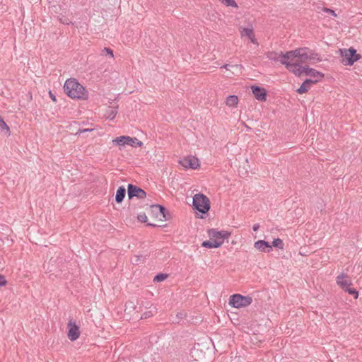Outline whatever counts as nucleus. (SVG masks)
I'll return each instance as SVG.
<instances>
[{
  "label": "nucleus",
  "instance_id": "1",
  "mask_svg": "<svg viewBox=\"0 0 362 362\" xmlns=\"http://www.w3.org/2000/svg\"><path fill=\"white\" fill-rule=\"evenodd\" d=\"M64 90L69 97L74 99H86L88 98V92L85 88L75 78H69L66 81Z\"/></svg>",
  "mask_w": 362,
  "mask_h": 362
},
{
  "label": "nucleus",
  "instance_id": "2",
  "mask_svg": "<svg viewBox=\"0 0 362 362\" xmlns=\"http://www.w3.org/2000/svg\"><path fill=\"white\" fill-rule=\"evenodd\" d=\"M192 205L199 212L206 214L210 209V200L203 194H197L193 197Z\"/></svg>",
  "mask_w": 362,
  "mask_h": 362
},
{
  "label": "nucleus",
  "instance_id": "3",
  "mask_svg": "<svg viewBox=\"0 0 362 362\" xmlns=\"http://www.w3.org/2000/svg\"><path fill=\"white\" fill-rule=\"evenodd\" d=\"M252 303V297L241 294H233L229 298V305L235 308H242L250 305Z\"/></svg>",
  "mask_w": 362,
  "mask_h": 362
},
{
  "label": "nucleus",
  "instance_id": "4",
  "mask_svg": "<svg viewBox=\"0 0 362 362\" xmlns=\"http://www.w3.org/2000/svg\"><path fill=\"white\" fill-rule=\"evenodd\" d=\"M114 145L119 146H124L126 145L132 147H141L143 143L136 137H130L129 136H121L116 137L112 140Z\"/></svg>",
  "mask_w": 362,
  "mask_h": 362
},
{
  "label": "nucleus",
  "instance_id": "5",
  "mask_svg": "<svg viewBox=\"0 0 362 362\" xmlns=\"http://www.w3.org/2000/svg\"><path fill=\"white\" fill-rule=\"evenodd\" d=\"M341 53L344 57L342 63L344 65L352 66L354 62L358 61L361 57V56L357 54L356 50L352 47L344 49V52L341 51Z\"/></svg>",
  "mask_w": 362,
  "mask_h": 362
},
{
  "label": "nucleus",
  "instance_id": "6",
  "mask_svg": "<svg viewBox=\"0 0 362 362\" xmlns=\"http://www.w3.org/2000/svg\"><path fill=\"white\" fill-rule=\"evenodd\" d=\"M179 163L186 169H197L200 165L199 159L193 156H188L180 158Z\"/></svg>",
  "mask_w": 362,
  "mask_h": 362
},
{
  "label": "nucleus",
  "instance_id": "7",
  "mask_svg": "<svg viewBox=\"0 0 362 362\" xmlns=\"http://www.w3.org/2000/svg\"><path fill=\"white\" fill-rule=\"evenodd\" d=\"M127 194L129 199L134 197L140 199L146 197V193L144 189L132 184H129L127 186Z\"/></svg>",
  "mask_w": 362,
  "mask_h": 362
},
{
  "label": "nucleus",
  "instance_id": "8",
  "mask_svg": "<svg viewBox=\"0 0 362 362\" xmlns=\"http://www.w3.org/2000/svg\"><path fill=\"white\" fill-rule=\"evenodd\" d=\"M240 34L241 37H247L250 42L255 45H258L259 43L257 42V38L255 37L254 28L252 25H249L246 28H240Z\"/></svg>",
  "mask_w": 362,
  "mask_h": 362
},
{
  "label": "nucleus",
  "instance_id": "9",
  "mask_svg": "<svg viewBox=\"0 0 362 362\" xmlns=\"http://www.w3.org/2000/svg\"><path fill=\"white\" fill-rule=\"evenodd\" d=\"M68 338L72 341L76 340L80 336L79 327L75 322L70 320L68 322Z\"/></svg>",
  "mask_w": 362,
  "mask_h": 362
},
{
  "label": "nucleus",
  "instance_id": "10",
  "mask_svg": "<svg viewBox=\"0 0 362 362\" xmlns=\"http://www.w3.org/2000/svg\"><path fill=\"white\" fill-rule=\"evenodd\" d=\"M209 236L211 239L215 240H221V245H223L224 240L227 239L230 236V233L221 230L218 231L215 229H210L209 230Z\"/></svg>",
  "mask_w": 362,
  "mask_h": 362
},
{
  "label": "nucleus",
  "instance_id": "11",
  "mask_svg": "<svg viewBox=\"0 0 362 362\" xmlns=\"http://www.w3.org/2000/svg\"><path fill=\"white\" fill-rule=\"evenodd\" d=\"M291 53L294 55L295 58H298L302 63L309 61L308 47H299L291 50Z\"/></svg>",
  "mask_w": 362,
  "mask_h": 362
},
{
  "label": "nucleus",
  "instance_id": "12",
  "mask_svg": "<svg viewBox=\"0 0 362 362\" xmlns=\"http://www.w3.org/2000/svg\"><path fill=\"white\" fill-rule=\"evenodd\" d=\"M286 69L294 74L296 76H300L303 74H305V66L303 67L297 63L285 64Z\"/></svg>",
  "mask_w": 362,
  "mask_h": 362
},
{
  "label": "nucleus",
  "instance_id": "13",
  "mask_svg": "<svg viewBox=\"0 0 362 362\" xmlns=\"http://www.w3.org/2000/svg\"><path fill=\"white\" fill-rule=\"evenodd\" d=\"M337 284L343 290L349 286H352L351 281L349 279L347 274L344 273H341L336 278Z\"/></svg>",
  "mask_w": 362,
  "mask_h": 362
},
{
  "label": "nucleus",
  "instance_id": "14",
  "mask_svg": "<svg viewBox=\"0 0 362 362\" xmlns=\"http://www.w3.org/2000/svg\"><path fill=\"white\" fill-rule=\"evenodd\" d=\"M252 93L255 98L259 101H265L267 100V90L260 86H252Z\"/></svg>",
  "mask_w": 362,
  "mask_h": 362
},
{
  "label": "nucleus",
  "instance_id": "15",
  "mask_svg": "<svg viewBox=\"0 0 362 362\" xmlns=\"http://www.w3.org/2000/svg\"><path fill=\"white\" fill-rule=\"evenodd\" d=\"M317 83V80H312L311 78H307L305 80L300 86L296 90V92L299 94H303L307 93L313 84Z\"/></svg>",
  "mask_w": 362,
  "mask_h": 362
},
{
  "label": "nucleus",
  "instance_id": "16",
  "mask_svg": "<svg viewBox=\"0 0 362 362\" xmlns=\"http://www.w3.org/2000/svg\"><path fill=\"white\" fill-rule=\"evenodd\" d=\"M306 76H309L312 77V80H317V82L324 78L325 74L315 69L310 68L308 66H305V74Z\"/></svg>",
  "mask_w": 362,
  "mask_h": 362
},
{
  "label": "nucleus",
  "instance_id": "17",
  "mask_svg": "<svg viewBox=\"0 0 362 362\" xmlns=\"http://www.w3.org/2000/svg\"><path fill=\"white\" fill-rule=\"evenodd\" d=\"M255 247L262 252H269L272 250V245L264 240H259L255 243Z\"/></svg>",
  "mask_w": 362,
  "mask_h": 362
},
{
  "label": "nucleus",
  "instance_id": "18",
  "mask_svg": "<svg viewBox=\"0 0 362 362\" xmlns=\"http://www.w3.org/2000/svg\"><path fill=\"white\" fill-rule=\"evenodd\" d=\"M118 107H108L104 114V117L109 120H113L117 114Z\"/></svg>",
  "mask_w": 362,
  "mask_h": 362
},
{
  "label": "nucleus",
  "instance_id": "19",
  "mask_svg": "<svg viewBox=\"0 0 362 362\" xmlns=\"http://www.w3.org/2000/svg\"><path fill=\"white\" fill-rule=\"evenodd\" d=\"M202 246L206 248H218L221 246V240H215L210 238L209 240H205L202 243Z\"/></svg>",
  "mask_w": 362,
  "mask_h": 362
},
{
  "label": "nucleus",
  "instance_id": "20",
  "mask_svg": "<svg viewBox=\"0 0 362 362\" xmlns=\"http://www.w3.org/2000/svg\"><path fill=\"white\" fill-rule=\"evenodd\" d=\"M291 52V50L288 51L285 53H283V52L280 53V55H281L280 62L281 64L285 65L286 63L292 64V62H289L288 60L291 59H292L295 58V57Z\"/></svg>",
  "mask_w": 362,
  "mask_h": 362
},
{
  "label": "nucleus",
  "instance_id": "21",
  "mask_svg": "<svg viewBox=\"0 0 362 362\" xmlns=\"http://www.w3.org/2000/svg\"><path fill=\"white\" fill-rule=\"evenodd\" d=\"M151 211H158L160 216L166 219V214H168L166 209L160 204H153L151 206Z\"/></svg>",
  "mask_w": 362,
  "mask_h": 362
},
{
  "label": "nucleus",
  "instance_id": "22",
  "mask_svg": "<svg viewBox=\"0 0 362 362\" xmlns=\"http://www.w3.org/2000/svg\"><path fill=\"white\" fill-rule=\"evenodd\" d=\"M126 194V189L124 186H120L117 190L115 195V201L117 203H121Z\"/></svg>",
  "mask_w": 362,
  "mask_h": 362
},
{
  "label": "nucleus",
  "instance_id": "23",
  "mask_svg": "<svg viewBox=\"0 0 362 362\" xmlns=\"http://www.w3.org/2000/svg\"><path fill=\"white\" fill-rule=\"evenodd\" d=\"M308 57L309 61L313 62H320L322 61V57L320 54L317 53L315 50L310 49L308 48Z\"/></svg>",
  "mask_w": 362,
  "mask_h": 362
},
{
  "label": "nucleus",
  "instance_id": "24",
  "mask_svg": "<svg viewBox=\"0 0 362 362\" xmlns=\"http://www.w3.org/2000/svg\"><path fill=\"white\" fill-rule=\"evenodd\" d=\"M238 103V98L235 95H231L227 97L226 105L228 107H235Z\"/></svg>",
  "mask_w": 362,
  "mask_h": 362
},
{
  "label": "nucleus",
  "instance_id": "25",
  "mask_svg": "<svg viewBox=\"0 0 362 362\" xmlns=\"http://www.w3.org/2000/svg\"><path fill=\"white\" fill-rule=\"evenodd\" d=\"M0 129H1V132H5V133L7 135H10V133H11L10 129L1 115H0Z\"/></svg>",
  "mask_w": 362,
  "mask_h": 362
},
{
  "label": "nucleus",
  "instance_id": "26",
  "mask_svg": "<svg viewBox=\"0 0 362 362\" xmlns=\"http://www.w3.org/2000/svg\"><path fill=\"white\" fill-rule=\"evenodd\" d=\"M267 57L269 60L276 62L279 60L281 55L276 52H269L267 53Z\"/></svg>",
  "mask_w": 362,
  "mask_h": 362
},
{
  "label": "nucleus",
  "instance_id": "27",
  "mask_svg": "<svg viewBox=\"0 0 362 362\" xmlns=\"http://www.w3.org/2000/svg\"><path fill=\"white\" fill-rule=\"evenodd\" d=\"M221 4L227 7L238 8V6L235 0H220Z\"/></svg>",
  "mask_w": 362,
  "mask_h": 362
},
{
  "label": "nucleus",
  "instance_id": "28",
  "mask_svg": "<svg viewBox=\"0 0 362 362\" xmlns=\"http://www.w3.org/2000/svg\"><path fill=\"white\" fill-rule=\"evenodd\" d=\"M276 247L278 249H284V244L283 243V240L280 238H276L272 242V247Z\"/></svg>",
  "mask_w": 362,
  "mask_h": 362
},
{
  "label": "nucleus",
  "instance_id": "29",
  "mask_svg": "<svg viewBox=\"0 0 362 362\" xmlns=\"http://www.w3.org/2000/svg\"><path fill=\"white\" fill-rule=\"evenodd\" d=\"M168 276L166 274L159 273L153 278V282H160L164 281Z\"/></svg>",
  "mask_w": 362,
  "mask_h": 362
},
{
  "label": "nucleus",
  "instance_id": "30",
  "mask_svg": "<svg viewBox=\"0 0 362 362\" xmlns=\"http://www.w3.org/2000/svg\"><path fill=\"white\" fill-rule=\"evenodd\" d=\"M344 291L347 292L350 295L354 296L355 299H356L358 298V291L354 288H351V286L347 287Z\"/></svg>",
  "mask_w": 362,
  "mask_h": 362
},
{
  "label": "nucleus",
  "instance_id": "31",
  "mask_svg": "<svg viewBox=\"0 0 362 362\" xmlns=\"http://www.w3.org/2000/svg\"><path fill=\"white\" fill-rule=\"evenodd\" d=\"M137 218L141 223H146L148 219L145 213L139 214L137 216Z\"/></svg>",
  "mask_w": 362,
  "mask_h": 362
},
{
  "label": "nucleus",
  "instance_id": "32",
  "mask_svg": "<svg viewBox=\"0 0 362 362\" xmlns=\"http://www.w3.org/2000/svg\"><path fill=\"white\" fill-rule=\"evenodd\" d=\"M103 52L107 53V54H109L111 58H113V57H114L113 51L111 49H110L108 47H105L103 49Z\"/></svg>",
  "mask_w": 362,
  "mask_h": 362
},
{
  "label": "nucleus",
  "instance_id": "33",
  "mask_svg": "<svg viewBox=\"0 0 362 362\" xmlns=\"http://www.w3.org/2000/svg\"><path fill=\"white\" fill-rule=\"evenodd\" d=\"M7 281L4 275L0 274V287L6 285Z\"/></svg>",
  "mask_w": 362,
  "mask_h": 362
},
{
  "label": "nucleus",
  "instance_id": "34",
  "mask_svg": "<svg viewBox=\"0 0 362 362\" xmlns=\"http://www.w3.org/2000/svg\"><path fill=\"white\" fill-rule=\"evenodd\" d=\"M153 315L151 311H147V312H145L142 314L141 318V319H146V318H148L150 317H151Z\"/></svg>",
  "mask_w": 362,
  "mask_h": 362
},
{
  "label": "nucleus",
  "instance_id": "35",
  "mask_svg": "<svg viewBox=\"0 0 362 362\" xmlns=\"http://www.w3.org/2000/svg\"><path fill=\"white\" fill-rule=\"evenodd\" d=\"M324 11H325V13H330V14H332V16H337V14L335 13L334 11V10H332V9L325 8L324 9Z\"/></svg>",
  "mask_w": 362,
  "mask_h": 362
},
{
  "label": "nucleus",
  "instance_id": "36",
  "mask_svg": "<svg viewBox=\"0 0 362 362\" xmlns=\"http://www.w3.org/2000/svg\"><path fill=\"white\" fill-rule=\"evenodd\" d=\"M49 97L51 98V99H52L53 101L56 102V100H57L56 97H55V95L52 93V91H49Z\"/></svg>",
  "mask_w": 362,
  "mask_h": 362
},
{
  "label": "nucleus",
  "instance_id": "37",
  "mask_svg": "<svg viewBox=\"0 0 362 362\" xmlns=\"http://www.w3.org/2000/svg\"><path fill=\"white\" fill-rule=\"evenodd\" d=\"M259 228V225L258 223H256L253 226L252 229L254 231H257Z\"/></svg>",
  "mask_w": 362,
  "mask_h": 362
},
{
  "label": "nucleus",
  "instance_id": "38",
  "mask_svg": "<svg viewBox=\"0 0 362 362\" xmlns=\"http://www.w3.org/2000/svg\"><path fill=\"white\" fill-rule=\"evenodd\" d=\"M229 66H230V65H229V64H226L223 65L221 68V69H228Z\"/></svg>",
  "mask_w": 362,
  "mask_h": 362
},
{
  "label": "nucleus",
  "instance_id": "39",
  "mask_svg": "<svg viewBox=\"0 0 362 362\" xmlns=\"http://www.w3.org/2000/svg\"><path fill=\"white\" fill-rule=\"evenodd\" d=\"M156 217H158L160 216L158 211H155L153 212Z\"/></svg>",
  "mask_w": 362,
  "mask_h": 362
},
{
  "label": "nucleus",
  "instance_id": "40",
  "mask_svg": "<svg viewBox=\"0 0 362 362\" xmlns=\"http://www.w3.org/2000/svg\"><path fill=\"white\" fill-rule=\"evenodd\" d=\"M88 131H90V129H83V132H88Z\"/></svg>",
  "mask_w": 362,
  "mask_h": 362
},
{
  "label": "nucleus",
  "instance_id": "41",
  "mask_svg": "<svg viewBox=\"0 0 362 362\" xmlns=\"http://www.w3.org/2000/svg\"><path fill=\"white\" fill-rule=\"evenodd\" d=\"M64 23H66V25H69V23L67 22V21H65V22Z\"/></svg>",
  "mask_w": 362,
  "mask_h": 362
},
{
  "label": "nucleus",
  "instance_id": "42",
  "mask_svg": "<svg viewBox=\"0 0 362 362\" xmlns=\"http://www.w3.org/2000/svg\"><path fill=\"white\" fill-rule=\"evenodd\" d=\"M64 23H66V25H69V23L67 22V21H65V22Z\"/></svg>",
  "mask_w": 362,
  "mask_h": 362
}]
</instances>
